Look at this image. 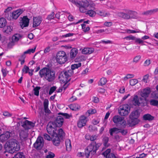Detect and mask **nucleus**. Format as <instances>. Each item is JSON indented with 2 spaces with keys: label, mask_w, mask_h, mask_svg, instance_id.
<instances>
[{
  "label": "nucleus",
  "mask_w": 158,
  "mask_h": 158,
  "mask_svg": "<svg viewBox=\"0 0 158 158\" xmlns=\"http://www.w3.org/2000/svg\"><path fill=\"white\" fill-rule=\"evenodd\" d=\"M56 127L53 122H50L47 126L46 130L48 133L53 137L52 140L53 144L58 146L60 140L65 136V134L62 128H59L57 131Z\"/></svg>",
  "instance_id": "1"
},
{
  "label": "nucleus",
  "mask_w": 158,
  "mask_h": 158,
  "mask_svg": "<svg viewBox=\"0 0 158 158\" xmlns=\"http://www.w3.org/2000/svg\"><path fill=\"white\" fill-rule=\"evenodd\" d=\"M55 73L53 70L47 67L44 68L39 72L40 77H44L45 79L49 82H52L55 80Z\"/></svg>",
  "instance_id": "2"
},
{
  "label": "nucleus",
  "mask_w": 158,
  "mask_h": 158,
  "mask_svg": "<svg viewBox=\"0 0 158 158\" xmlns=\"http://www.w3.org/2000/svg\"><path fill=\"white\" fill-rule=\"evenodd\" d=\"M5 147L8 149L9 152L13 153L20 149V144L18 140L13 139L7 141L5 144Z\"/></svg>",
  "instance_id": "3"
},
{
  "label": "nucleus",
  "mask_w": 158,
  "mask_h": 158,
  "mask_svg": "<svg viewBox=\"0 0 158 158\" xmlns=\"http://www.w3.org/2000/svg\"><path fill=\"white\" fill-rule=\"evenodd\" d=\"M72 71L65 70L62 71L59 76V78L64 83L69 82L71 79L70 77L73 74Z\"/></svg>",
  "instance_id": "4"
},
{
  "label": "nucleus",
  "mask_w": 158,
  "mask_h": 158,
  "mask_svg": "<svg viewBox=\"0 0 158 158\" xmlns=\"http://www.w3.org/2000/svg\"><path fill=\"white\" fill-rule=\"evenodd\" d=\"M56 61L60 64H64L67 60L65 52L63 51L58 52L56 56Z\"/></svg>",
  "instance_id": "5"
},
{
  "label": "nucleus",
  "mask_w": 158,
  "mask_h": 158,
  "mask_svg": "<svg viewBox=\"0 0 158 158\" xmlns=\"http://www.w3.org/2000/svg\"><path fill=\"white\" fill-rule=\"evenodd\" d=\"M124 118L120 117L117 115L114 116L113 118V122L118 126L119 124H120L122 127H125L127 125L126 121L124 120Z\"/></svg>",
  "instance_id": "6"
},
{
  "label": "nucleus",
  "mask_w": 158,
  "mask_h": 158,
  "mask_svg": "<svg viewBox=\"0 0 158 158\" xmlns=\"http://www.w3.org/2000/svg\"><path fill=\"white\" fill-rule=\"evenodd\" d=\"M70 2L75 5L76 6L79 8L81 12L82 13L86 12V14L89 15V10L85 9L84 6H82V3L81 1L75 0H68Z\"/></svg>",
  "instance_id": "7"
},
{
  "label": "nucleus",
  "mask_w": 158,
  "mask_h": 158,
  "mask_svg": "<svg viewBox=\"0 0 158 158\" xmlns=\"http://www.w3.org/2000/svg\"><path fill=\"white\" fill-rule=\"evenodd\" d=\"M130 110L129 106L127 104H124L119 107L118 112L120 115L125 116L128 114Z\"/></svg>",
  "instance_id": "8"
},
{
  "label": "nucleus",
  "mask_w": 158,
  "mask_h": 158,
  "mask_svg": "<svg viewBox=\"0 0 158 158\" xmlns=\"http://www.w3.org/2000/svg\"><path fill=\"white\" fill-rule=\"evenodd\" d=\"M44 145V139L42 137L38 136L33 144L34 147L37 150L41 149Z\"/></svg>",
  "instance_id": "9"
},
{
  "label": "nucleus",
  "mask_w": 158,
  "mask_h": 158,
  "mask_svg": "<svg viewBox=\"0 0 158 158\" xmlns=\"http://www.w3.org/2000/svg\"><path fill=\"white\" fill-rule=\"evenodd\" d=\"M22 124V126L26 130L31 129L34 127L35 123L28 120H25L23 123L22 121L20 122Z\"/></svg>",
  "instance_id": "10"
},
{
  "label": "nucleus",
  "mask_w": 158,
  "mask_h": 158,
  "mask_svg": "<svg viewBox=\"0 0 158 158\" xmlns=\"http://www.w3.org/2000/svg\"><path fill=\"white\" fill-rule=\"evenodd\" d=\"M86 118L87 117L85 115L80 116L77 123L78 127L81 128L85 126L87 122Z\"/></svg>",
  "instance_id": "11"
},
{
  "label": "nucleus",
  "mask_w": 158,
  "mask_h": 158,
  "mask_svg": "<svg viewBox=\"0 0 158 158\" xmlns=\"http://www.w3.org/2000/svg\"><path fill=\"white\" fill-rule=\"evenodd\" d=\"M64 118L61 116H57L54 122H52L53 124L56 127H61L64 123Z\"/></svg>",
  "instance_id": "12"
},
{
  "label": "nucleus",
  "mask_w": 158,
  "mask_h": 158,
  "mask_svg": "<svg viewBox=\"0 0 158 158\" xmlns=\"http://www.w3.org/2000/svg\"><path fill=\"white\" fill-rule=\"evenodd\" d=\"M101 145L100 143L96 144V142H94L93 144L91 143L90 145H89V153L90 152H91V153H95L96 152V150Z\"/></svg>",
  "instance_id": "13"
},
{
  "label": "nucleus",
  "mask_w": 158,
  "mask_h": 158,
  "mask_svg": "<svg viewBox=\"0 0 158 158\" xmlns=\"http://www.w3.org/2000/svg\"><path fill=\"white\" fill-rule=\"evenodd\" d=\"M132 102L133 104L135 106H139L140 104H142V106H145L146 104L147 103L146 102H140L139 100V98L137 95H135L132 101Z\"/></svg>",
  "instance_id": "14"
},
{
  "label": "nucleus",
  "mask_w": 158,
  "mask_h": 158,
  "mask_svg": "<svg viewBox=\"0 0 158 158\" xmlns=\"http://www.w3.org/2000/svg\"><path fill=\"white\" fill-rule=\"evenodd\" d=\"M22 22L20 23L21 27L23 29L24 27H27L29 25L30 19L27 16H24L22 18Z\"/></svg>",
  "instance_id": "15"
},
{
  "label": "nucleus",
  "mask_w": 158,
  "mask_h": 158,
  "mask_svg": "<svg viewBox=\"0 0 158 158\" xmlns=\"http://www.w3.org/2000/svg\"><path fill=\"white\" fill-rule=\"evenodd\" d=\"M150 92V89L149 88H146L141 91L140 93L141 96L144 98L145 101H146V98L148 97Z\"/></svg>",
  "instance_id": "16"
},
{
  "label": "nucleus",
  "mask_w": 158,
  "mask_h": 158,
  "mask_svg": "<svg viewBox=\"0 0 158 158\" xmlns=\"http://www.w3.org/2000/svg\"><path fill=\"white\" fill-rule=\"evenodd\" d=\"M11 133L7 131L0 135V140L2 142L6 141L10 137Z\"/></svg>",
  "instance_id": "17"
},
{
  "label": "nucleus",
  "mask_w": 158,
  "mask_h": 158,
  "mask_svg": "<svg viewBox=\"0 0 158 158\" xmlns=\"http://www.w3.org/2000/svg\"><path fill=\"white\" fill-rule=\"evenodd\" d=\"M123 39H126L127 40H135V43H138L139 44H143L144 42L140 39L136 38L135 36H133L132 35H130L129 36H126L124 37Z\"/></svg>",
  "instance_id": "18"
},
{
  "label": "nucleus",
  "mask_w": 158,
  "mask_h": 158,
  "mask_svg": "<svg viewBox=\"0 0 158 158\" xmlns=\"http://www.w3.org/2000/svg\"><path fill=\"white\" fill-rule=\"evenodd\" d=\"M138 118H129L127 121V123L130 127H133L138 124L139 122Z\"/></svg>",
  "instance_id": "19"
},
{
  "label": "nucleus",
  "mask_w": 158,
  "mask_h": 158,
  "mask_svg": "<svg viewBox=\"0 0 158 158\" xmlns=\"http://www.w3.org/2000/svg\"><path fill=\"white\" fill-rule=\"evenodd\" d=\"M42 21L41 16L34 17L33 27H35L39 26Z\"/></svg>",
  "instance_id": "20"
},
{
  "label": "nucleus",
  "mask_w": 158,
  "mask_h": 158,
  "mask_svg": "<svg viewBox=\"0 0 158 158\" xmlns=\"http://www.w3.org/2000/svg\"><path fill=\"white\" fill-rule=\"evenodd\" d=\"M23 12V10L19 9L13 12L12 13L13 19H17Z\"/></svg>",
  "instance_id": "21"
},
{
  "label": "nucleus",
  "mask_w": 158,
  "mask_h": 158,
  "mask_svg": "<svg viewBox=\"0 0 158 158\" xmlns=\"http://www.w3.org/2000/svg\"><path fill=\"white\" fill-rule=\"evenodd\" d=\"M127 11L128 15V19L135 18L137 15L136 12L129 9H127Z\"/></svg>",
  "instance_id": "22"
},
{
  "label": "nucleus",
  "mask_w": 158,
  "mask_h": 158,
  "mask_svg": "<svg viewBox=\"0 0 158 158\" xmlns=\"http://www.w3.org/2000/svg\"><path fill=\"white\" fill-rule=\"evenodd\" d=\"M89 146H87L85 149V152H79L77 154V156L79 157H83L85 155L86 158L89 157V150L88 149Z\"/></svg>",
  "instance_id": "23"
},
{
  "label": "nucleus",
  "mask_w": 158,
  "mask_h": 158,
  "mask_svg": "<svg viewBox=\"0 0 158 158\" xmlns=\"http://www.w3.org/2000/svg\"><path fill=\"white\" fill-rule=\"evenodd\" d=\"M118 16L124 19H128L127 9L124 10V11L120 12L118 13Z\"/></svg>",
  "instance_id": "24"
},
{
  "label": "nucleus",
  "mask_w": 158,
  "mask_h": 158,
  "mask_svg": "<svg viewBox=\"0 0 158 158\" xmlns=\"http://www.w3.org/2000/svg\"><path fill=\"white\" fill-rule=\"evenodd\" d=\"M140 115V113L139 110H137L132 111L130 114L129 118H138Z\"/></svg>",
  "instance_id": "25"
},
{
  "label": "nucleus",
  "mask_w": 158,
  "mask_h": 158,
  "mask_svg": "<svg viewBox=\"0 0 158 158\" xmlns=\"http://www.w3.org/2000/svg\"><path fill=\"white\" fill-rule=\"evenodd\" d=\"M49 101L48 99H46L44 100L43 103L44 111L46 113H49L50 110L48 108Z\"/></svg>",
  "instance_id": "26"
},
{
  "label": "nucleus",
  "mask_w": 158,
  "mask_h": 158,
  "mask_svg": "<svg viewBox=\"0 0 158 158\" xmlns=\"http://www.w3.org/2000/svg\"><path fill=\"white\" fill-rule=\"evenodd\" d=\"M12 28L13 27L11 26H5L3 29V31L6 35H10L12 31Z\"/></svg>",
  "instance_id": "27"
},
{
  "label": "nucleus",
  "mask_w": 158,
  "mask_h": 158,
  "mask_svg": "<svg viewBox=\"0 0 158 158\" xmlns=\"http://www.w3.org/2000/svg\"><path fill=\"white\" fill-rule=\"evenodd\" d=\"M109 138L106 136H104L102 139V142L103 145L105 148H107L110 146V144L109 143Z\"/></svg>",
  "instance_id": "28"
},
{
  "label": "nucleus",
  "mask_w": 158,
  "mask_h": 158,
  "mask_svg": "<svg viewBox=\"0 0 158 158\" xmlns=\"http://www.w3.org/2000/svg\"><path fill=\"white\" fill-rule=\"evenodd\" d=\"M158 11V8L144 12L142 13V15H152Z\"/></svg>",
  "instance_id": "29"
},
{
  "label": "nucleus",
  "mask_w": 158,
  "mask_h": 158,
  "mask_svg": "<svg viewBox=\"0 0 158 158\" xmlns=\"http://www.w3.org/2000/svg\"><path fill=\"white\" fill-rule=\"evenodd\" d=\"M143 119L145 121H151L154 119V117L149 114H144L143 116Z\"/></svg>",
  "instance_id": "30"
},
{
  "label": "nucleus",
  "mask_w": 158,
  "mask_h": 158,
  "mask_svg": "<svg viewBox=\"0 0 158 158\" xmlns=\"http://www.w3.org/2000/svg\"><path fill=\"white\" fill-rule=\"evenodd\" d=\"M69 107L73 110L77 111L78 110L80 109V106L77 104H74L70 105Z\"/></svg>",
  "instance_id": "31"
},
{
  "label": "nucleus",
  "mask_w": 158,
  "mask_h": 158,
  "mask_svg": "<svg viewBox=\"0 0 158 158\" xmlns=\"http://www.w3.org/2000/svg\"><path fill=\"white\" fill-rule=\"evenodd\" d=\"M77 48H72L70 52V55L71 58L73 59L77 53Z\"/></svg>",
  "instance_id": "32"
},
{
  "label": "nucleus",
  "mask_w": 158,
  "mask_h": 158,
  "mask_svg": "<svg viewBox=\"0 0 158 158\" xmlns=\"http://www.w3.org/2000/svg\"><path fill=\"white\" fill-rule=\"evenodd\" d=\"M22 37L20 34H16L13 35L12 37L11 40L14 42H18L19 39Z\"/></svg>",
  "instance_id": "33"
},
{
  "label": "nucleus",
  "mask_w": 158,
  "mask_h": 158,
  "mask_svg": "<svg viewBox=\"0 0 158 158\" xmlns=\"http://www.w3.org/2000/svg\"><path fill=\"white\" fill-rule=\"evenodd\" d=\"M119 129L116 127H113L110 128L109 131V132L111 136H113L114 133L117 134L119 133Z\"/></svg>",
  "instance_id": "34"
},
{
  "label": "nucleus",
  "mask_w": 158,
  "mask_h": 158,
  "mask_svg": "<svg viewBox=\"0 0 158 158\" xmlns=\"http://www.w3.org/2000/svg\"><path fill=\"white\" fill-rule=\"evenodd\" d=\"M81 63L80 62L78 63V64H72L71 65V69H69V70H72L73 74V70L75 69H78L79 67H81Z\"/></svg>",
  "instance_id": "35"
},
{
  "label": "nucleus",
  "mask_w": 158,
  "mask_h": 158,
  "mask_svg": "<svg viewBox=\"0 0 158 158\" xmlns=\"http://www.w3.org/2000/svg\"><path fill=\"white\" fill-rule=\"evenodd\" d=\"M6 23V21L4 18H1L0 19V28H4Z\"/></svg>",
  "instance_id": "36"
},
{
  "label": "nucleus",
  "mask_w": 158,
  "mask_h": 158,
  "mask_svg": "<svg viewBox=\"0 0 158 158\" xmlns=\"http://www.w3.org/2000/svg\"><path fill=\"white\" fill-rule=\"evenodd\" d=\"M65 144L66 147V150H70L71 148V146L70 140L69 139L66 140L65 142Z\"/></svg>",
  "instance_id": "37"
},
{
  "label": "nucleus",
  "mask_w": 158,
  "mask_h": 158,
  "mask_svg": "<svg viewBox=\"0 0 158 158\" xmlns=\"http://www.w3.org/2000/svg\"><path fill=\"white\" fill-rule=\"evenodd\" d=\"M107 81V80L105 77H103L100 80L99 82L98 83L99 85L102 86L105 85Z\"/></svg>",
  "instance_id": "38"
},
{
  "label": "nucleus",
  "mask_w": 158,
  "mask_h": 158,
  "mask_svg": "<svg viewBox=\"0 0 158 158\" xmlns=\"http://www.w3.org/2000/svg\"><path fill=\"white\" fill-rule=\"evenodd\" d=\"M150 103L151 105L158 107V100L154 99H151L150 101Z\"/></svg>",
  "instance_id": "39"
},
{
  "label": "nucleus",
  "mask_w": 158,
  "mask_h": 158,
  "mask_svg": "<svg viewBox=\"0 0 158 158\" xmlns=\"http://www.w3.org/2000/svg\"><path fill=\"white\" fill-rule=\"evenodd\" d=\"M81 2L82 3V6H84L85 9H87V8L89 6V2L88 0H81Z\"/></svg>",
  "instance_id": "40"
},
{
  "label": "nucleus",
  "mask_w": 158,
  "mask_h": 158,
  "mask_svg": "<svg viewBox=\"0 0 158 158\" xmlns=\"http://www.w3.org/2000/svg\"><path fill=\"white\" fill-rule=\"evenodd\" d=\"M58 114L60 115V116H62L63 118H65L67 119L69 118L70 117V115L67 113L60 112L58 113Z\"/></svg>",
  "instance_id": "41"
},
{
  "label": "nucleus",
  "mask_w": 158,
  "mask_h": 158,
  "mask_svg": "<svg viewBox=\"0 0 158 158\" xmlns=\"http://www.w3.org/2000/svg\"><path fill=\"white\" fill-rule=\"evenodd\" d=\"M40 88H41L40 86H36L34 89L33 90L34 91V94L35 95L37 96H39V90Z\"/></svg>",
  "instance_id": "42"
},
{
  "label": "nucleus",
  "mask_w": 158,
  "mask_h": 158,
  "mask_svg": "<svg viewBox=\"0 0 158 158\" xmlns=\"http://www.w3.org/2000/svg\"><path fill=\"white\" fill-rule=\"evenodd\" d=\"M13 158H25V156L23 153L19 152L15 154Z\"/></svg>",
  "instance_id": "43"
},
{
  "label": "nucleus",
  "mask_w": 158,
  "mask_h": 158,
  "mask_svg": "<svg viewBox=\"0 0 158 158\" xmlns=\"http://www.w3.org/2000/svg\"><path fill=\"white\" fill-rule=\"evenodd\" d=\"M138 82L137 79H133L130 80V84L131 86H134L136 85Z\"/></svg>",
  "instance_id": "44"
},
{
  "label": "nucleus",
  "mask_w": 158,
  "mask_h": 158,
  "mask_svg": "<svg viewBox=\"0 0 158 158\" xmlns=\"http://www.w3.org/2000/svg\"><path fill=\"white\" fill-rule=\"evenodd\" d=\"M48 155L46 156V158H53L55 156V154L51 152H48Z\"/></svg>",
  "instance_id": "45"
},
{
  "label": "nucleus",
  "mask_w": 158,
  "mask_h": 158,
  "mask_svg": "<svg viewBox=\"0 0 158 158\" xmlns=\"http://www.w3.org/2000/svg\"><path fill=\"white\" fill-rule=\"evenodd\" d=\"M84 59L83 58V56H77L76 58L75 59V62H80L83 61Z\"/></svg>",
  "instance_id": "46"
},
{
  "label": "nucleus",
  "mask_w": 158,
  "mask_h": 158,
  "mask_svg": "<svg viewBox=\"0 0 158 158\" xmlns=\"http://www.w3.org/2000/svg\"><path fill=\"white\" fill-rule=\"evenodd\" d=\"M21 138L25 139L27 137V133L24 131H21L19 134Z\"/></svg>",
  "instance_id": "47"
},
{
  "label": "nucleus",
  "mask_w": 158,
  "mask_h": 158,
  "mask_svg": "<svg viewBox=\"0 0 158 158\" xmlns=\"http://www.w3.org/2000/svg\"><path fill=\"white\" fill-rule=\"evenodd\" d=\"M36 48H34L29 49L27 50L24 52V54H30L31 53H34L35 51Z\"/></svg>",
  "instance_id": "48"
},
{
  "label": "nucleus",
  "mask_w": 158,
  "mask_h": 158,
  "mask_svg": "<svg viewBox=\"0 0 158 158\" xmlns=\"http://www.w3.org/2000/svg\"><path fill=\"white\" fill-rule=\"evenodd\" d=\"M56 86H53L51 87L49 90V94L50 95H51L52 93L56 90Z\"/></svg>",
  "instance_id": "49"
},
{
  "label": "nucleus",
  "mask_w": 158,
  "mask_h": 158,
  "mask_svg": "<svg viewBox=\"0 0 158 158\" xmlns=\"http://www.w3.org/2000/svg\"><path fill=\"white\" fill-rule=\"evenodd\" d=\"M54 13L53 12H52L51 14L48 15L47 18V19L48 20H51V19H53L54 18Z\"/></svg>",
  "instance_id": "50"
},
{
  "label": "nucleus",
  "mask_w": 158,
  "mask_h": 158,
  "mask_svg": "<svg viewBox=\"0 0 158 158\" xmlns=\"http://www.w3.org/2000/svg\"><path fill=\"white\" fill-rule=\"evenodd\" d=\"M3 74V76L4 77H5L7 75V73H8V72L7 71L6 68L4 69L2 68L1 70Z\"/></svg>",
  "instance_id": "51"
},
{
  "label": "nucleus",
  "mask_w": 158,
  "mask_h": 158,
  "mask_svg": "<svg viewBox=\"0 0 158 158\" xmlns=\"http://www.w3.org/2000/svg\"><path fill=\"white\" fill-rule=\"evenodd\" d=\"M110 149H108L102 153V155L104 156L107 157V155L110 153Z\"/></svg>",
  "instance_id": "52"
},
{
  "label": "nucleus",
  "mask_w": 158,
  "mask_h": 158,
  "mask_svg": "<svg viewBox=\"0 0 158 158\" xmlns=\"http://www.w3.org/2000/svg\"><path fill=\"white\" fill-rule=\"evenodd\" d=\"M94 9L92 10V9L91 10H89V16L93 17L95 15L96 13L95 11H94Z\"/></svg>",
  "instance_id": "53"
},
{
  "label": "nucleus",
  "mask_w": 158,
  "mask_h": 158,
  "mask_svg": "<svg viewBox=\"0 0 158 158\" xmlns=\"http://www.w3.org/2000/svg\"><path fill=\"white\" fill-rule=\"evenodd\" d=\"M29 70V69L28 67L26 65H24L22 69V71L23 72H24L25 73H27Z\"/></svg>",
  "instance_id": "54"
},
{
  "label": "nucleus",
  "mask_w": 158,
  "mask_h": 158,
  "mask_svg": "<svg viewBox=\"0 0 158 158\" xmlns=\"http://www.w3.org/2000/svg\"><path fill=\"white\" fill-rule=\"evenodd\" d=\"M82 53L84 54H87L89 53V48H83L82 51Z\"/></svg>",
  "instance_id": "55"
},
{
  "label": "nucleus",
  "mask_w": 158,
  "mask_h": 158,
  "mask_svg": "<svg viewBox=\"0 0 158 158\" xmlns=\"http://www.w3.org/2000/svg\"><path fill=\"white\" fill-rule=\"evenodd\" d=\"M127 32L128 33H134L140 32H141V31L139 30H138V31H136L135 30L128 29L127 30Z\"/></svg>",
  "instance_id": "56"
},
{
  "label": "nucleus",
  "mask_w": 158,
  "mask_h": 158,
  "mask_svg": "<svg viewBox=\"0 0 158 158\" xmlns=\"http://www.w3.org/2000/svg\"><path fill=\"white\" fill-rule=\"evenodd\" d=\"M141 56L139 55L136 56L134 59L133 62L135 63H137L141 58Z\"/></svg>",
  "instance_id": "57"
},
{
  "label": "nucleus",
  "mask_w": 158,
  "mask_h": 158,
  "mask_svg": "<svg viewBox=\"0 0 158 158\" xmlns=\"http://www.w3.org/2000/svg\"><path fill=\"white\" fill-rule=\"evenodd\" d=\"M119 132L121 133L123 135H125L127 133V130H121V129H119Z\"/></svg>",
  "instance_id": "58"
},
{
  "label": "nucleus",
  "mask_w": 158,
  "mask_h": 158,
  "mask_svg": "<svg viewBox=\"0 0 158 158\" xmlns=\"http://www.w3.org/2000/svg\"><path fill=\"white\" fill-rule=\"evenodd\" d=\"M44 137L45 139L48 140H51V138L50 136L46 133L44 134Z\"/></svg>",
  "instance_id": "59"
},
{
  "label": "nucleus",
  "mask_w": 158,
  "mask_h": 158,
  "mask_svg": "<svg viewBox=\"0 0 158 158\" xmlns=\"http://www.w3.org/2000/svg\"><path fill=\"white\" fill-rule=\"evenodd\" d=\"M15 43L13 41L11 40L10 42L7 45L8 47L9 48H11L13 46L15 45Z\"/></svg>",
  "instance_id": "60"
},
{
  "label": "nucleus",
  "mask_w": 158,
  "mask_h": 158,
  "mask_svg": "<svg viewBox=\"0 0 158 158\" xmlns=\"http://www.w3.org/2000/svg\"><path fill=\"white\" fill-rule=\"evenodd\" d=\"M97 136L96 135H93L91 136L90 139L91 141H92V142H91V143H92V144L93 143H94V140L97 139Z\"/></svg>",
  "instance_id": "61"
},
{
  "label": "nucleus",
  "mask_w": 158,
  "mask_h": 158,
  "mask_svg": "<svg viewBox=\"0 0 158 158\" xmlns=\"http://www.w3.org/2000/svg\"><path fill=\"white\" fill-rule=\"evenodd\" d=\"M134 77V75L132 74H127L126 76L124 77V80L127 79L128 78H133Z\"/></svg>",
  "instance_id": "62"
},
{
  "label": "nucleus",
  "mask_w": 158,
  "mask_h": 158,
  "mask_svg": "<svg viewBox=\"0 0 158 158\" xmlns=\"http://www.w3.org/2000/svg\"><path fill=\"white\" fill-rule=\"evenodd\" d=\"M93 102L95 103H97L99 102V99L98 97H93Z\"/></svg>",
  "instance_id": "63"
},
{
  "label": "nucleus",
  "mask_w": 158,
  "mask_h": 158,
  "mask_svg": "<svg viewBox=\"0 0 158 158\" xmlns=\"http://www.w3.org/2000/svg\"><path fill=\"white\" fill-rule=\"evenodd\" d=\"M107 158H117L114 154L113 153H110L108 155Z\"/></svg>",
  "instance_id": "64"
}]
</instances>
